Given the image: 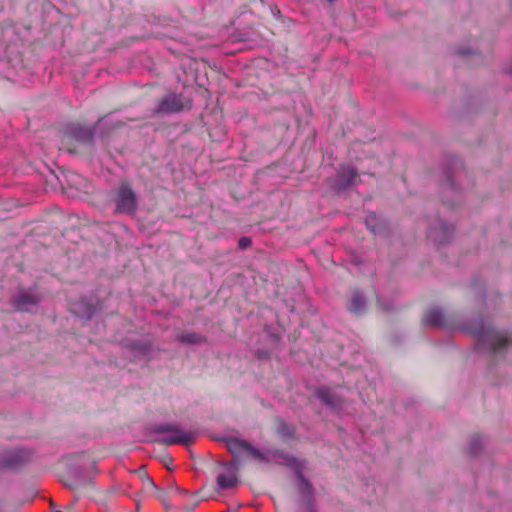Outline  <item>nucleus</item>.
<instances>
[{"label":"nucleus","instance_id":"15","mask_svg":"<svg viewBox=\"0 0 512 512\" xmlns=\"http://www.w3.org/2000/svg\"><path fill=\"white\" fill-rule=\"evenodd\" d=\"M300 482H301V486H302V490L304 493H308V494H311L312 493V487L311 485L308 483V481L303 477L302 474H299L298 476Z\"/></svg>","mask_w":512,"mask_h":512},{"label":"nucleus","instance_id":"21","mask_svg":"<svg viewBox=\"0 0 512 512\" xmlns=\"http://www.w3.org/2000/svg\"><path fill=\"white\" fill-rule=\"evenodd\" d=\"M63 512H75V510L73 508V504H70L67 507H65Z\"/></svg>","mask_w":512,"mask_h":512},{"label":"nucleus","instance_id":"25","mask_svg":"<svg viewBox=\"0 0 512 512\" xmlns=\"http://www.w3.org/2000/svg\"><path fill=\"white\" fill-rule=\"evenodd\" d=\"M509 73H511V74H512V67L509 69Z\"/></svg>","mask_w":512,"mask_h":512},{"label":"nucleus","instance_id":"20","mask_svg":"<svg viewBox=\"0 0 512 512\" xmlns=\"http://www.w3.org/2000/svg\"><path fill=\"white\" fill-rule=\"evenodd\" d=\"M375 218H376V216H375V214H373V213H372V214H370V215L366 218V224H367V226H368V227H369V228H370L374 233H375V231H376V230H375V227H374V226H371V225L369 224V222H370V220H374Z\"/></svg>","mask_w":512,"mask_h":512},{"label":"nucleus","instance_id":"19","mask_svg":"<svg viewBox=\"0 0 512 512\" xmlns=\"http://www.w3.org/2000/svg\"><path fill=\"white\" fill-rule=\"evenodd\" d=\"M199 501L198 500H195L191 505H184L182 507V509L185 511V512H192L193 509L198 505Z\"/></svg>","mask_w":512,"mask_h":512},{"label":"nucleus","instance_id":"13","mask_svg":"<svg viewBox=\"0 0 512 512\" xmlns=\"http://www.w3.org/2000/svg\"><path fill=\"white\" fill-rule=\"evenodd\" d=\"M91 478H85L84 480H74L70 483H65L66 486H69L76 492H80L81 489L92 485Z\"/></svg>","mask_w":512,"mask_h":512},{"label":"nucleus","instance_id":"10","mask_svg":"<svg viewBox=\"0 0 512 512\" xmlns=\"http://www.w3.org/2000/svg\"><path fill=\"white\" fill-rule=\"evenodd\" d=\"M39 302V297L32 292H25L20 294L15 299V307L18 310H27L28 306L36 305Z\"/></svg>","mask_w":512,"mask_h":512},{"label":"nucleus","instance_id":"1","mask_svg":"<svg viewBox=\"0 0 512 512\" xmlns=\"http://www.w3.org/2000/svg\"><path fill=\"white\" fill-rule=\"evenodd\" d=\"M223 441L233 458L229 464L223 466V471L217 476V485L221 489L232 488L238 483L237 472L243 465L244 458L251 457L260 463L269 461L263 452L245 440L229 437Z\"/></svg>","mask_w":512,"mask_h":512},{"label":"nucleus","instance_id":"4","mask_svg":"<svg viewBox=\"0 0 512 512\" xmlns=\"http://www.w3.org/2000/svg\"><path fill=\"white\" fill-rule=\"evenodd\" d=\"M114 202L119 213L133 214L137 209V197L129 183L123 182L115 193Z\"/></svg>","mask_w":512,"mask_h":512},{"label":"nucleus","instance_id":"17","mask_svg":"<svg viewBox=\"0 0 512 512\" xmlns=\"http://www.w3.org/2000/svg\"><path fill=\"white\" fill-rule=\"evenodd\" d=\"M480 443H481V439L479 436H475L472 438V447H471V450H472V453L473 454H476L478 452V448L477 446L479 445L480 446Z\"/></svg>","mask_w":512,"mask_h":512},{"label":"nucleus","instance_id":"24","mask_svg":"<svg viewBox=\"0 0 512 512\" xmlns=\"http://www.w3.org/2000/svg\"><path fill=\"white\" fill-rule=\"evenodd\" d=\"M327 1H328L329 3H333V2H334V0H327Z\"/></svg>","mask_w":512,"mask_h":512},{"label":"nucleus","instance_id":"23","mask_svg":"<svg viewBox=\"0 0 512 512\" xmlns=\"http://www.w3.org/2000/svg\"><path fill=\"white\" fill-rule=\"evenodd\" d=\"M173 489H175V491H179V492H181L183 494H187V492L185 490H179L178 487H176V486L173 487Z\"/></svg>","mask_w":512,"mask_h":512},{"label":"nucleus","instance_id":"2","mask_svg":"<svg viewBox=\"0 0 512 512\" xmlns=\"http://www.w3.org/2000/svg\"><path fill=\"white\" fill-rule=\"evenodd\" d=\"M156 433H168L171 435L164 436L160 438L158 441L166 446L182 444L189 445L194 442L196 433L192 431H184L179 425L172 423H165L157 425L154 428Z\"/></svg>","mask_w":512,"mask_h":512},{"label":"nucleus","instance_id":"6","mask_svg":"<svg viewBox=\"0 0 512 512\" xmlns=\"http://www.w3.org/2000/svg\"><path fill=\"white\" fill-rule=\"evenodd\" d=\"M359 175L357 170L351 166H341L337 172V186L344 190L348 187L355 186L358 183Z\"/></svg>","mask_w":512,"mask_h":512},{"label":"nucleus","instance_id":"5","mask_svg":"<svg viewBox=\"0 0 512 512\" xmlns=\"http://www.w3.org/2000/svg\"><path fill=\"white\" fill-rule=\"evenodd\" d=\"M191 107V101L188 100L184 103L180 95L170 94L159 101L155 112L157 114H169L180 112L183 109H191Z\"/></svg>","mask_w":512,"mask_h":512},{"label":"nucleus","instance_id":"8","mask_svg":"<svg viewBox=\"0 0 512 512\" xmlns=\"http://www.w3.org/2000/svg\"><path fill=\"white\" fill-rule=\"evenodd\" d=\"M423 322L430 326H442L445 323L444 313L438 308H430L426 311Z\"/></svg>","mask_w":512,"mask_h":512},{"label":"nucleus","instance_id":"9","mask_svg":"<svg viewBox=\"0 0 512 512\" xmlns=\"http://www.w3.org/2000/svg\"><path fill=\"white\" fill-rule=\"evenodd\" d=\"M318 398L326 405L337 408L340 405V397L329 388L320 389L317 392Z\"/></svg>","mask_w":512,"mask_h":512},{"label":"nucleus","instance_id":"12","mask_svg":"<svg viewBox=\"0 0 512 512\" xmlns=\"http://www.w3.org/2000/svg\"><path fill=\"white\" fill-rule=\"evenodd\" d=\"M179 341L187 344H199L205 342V338L197 333H185L178 337Z\"/></svg>","mask_w":512,"mask_h":512},{"label":"nucleus","instance_id":"18","mask_svg":"<svg viewBox=\"0 0 512 512\" xmlns=\"http://www.w3.org/2000/svg\"><path fill=\"white\" fill-rule=\"evenodd\" d=\"M162 463L169 469L171 470L172 468L170 467V464L172 463V457L170 455H164L162 457Z\"/></svg>","mask_w":512,"mask_h":512},{"label":"nucleus","instance_id":"7","mask_svg":"<svg viewBox=\"0 0 512 512\" xmlns=\"http://www.w3.org/2000/svg\"><path fill=\"white\" fill-rule=\"evenodd\" d=\"M68 136L85 144H89L93 140V131L84 126H73L70 128Z\"/></svg>","mask_w":512,"mask_h":512},{"label":"nucleus","instance_id":"16","mask_svg":"<svg viewBox=\"0 0 512 512\" xmlns=\"http://www.w3.org/2000/svg\"><path fill=\"white\" fill-rule=\"evenodd\" d=\"M238 245L240 249L244 250L251 245V240L248 237H242L239 239Z\"/></svg>","mask_w":512,"mask_h":512},{"label":"nucleus","instance_id":"11","mask_svg":"<svg viewBox=\"0 0 512 512\" xmlns=\"http://www.w3.org/2000/svg\"><path fill=\"white\" fill-rule=\"evenodd\" d=\"M349 310L356 314H360L365 310V301L361 294L356 293L352 296Z\"/></svg>","mask_w":512,"mask_h":512},{"label":"nucleus","instance_id":"22","mask_svg":"<svg viewBox=\"0 0 512 512\" xmlns=\"http://www.w3.org/2000/svg\"><path fill=\"white\" fill-rule=\"evenodd\" d=\"M458 54L461 55V56H466V55L469 54V51H467V50H459Z\"/></svg>","mask_w":512,"mask_h":512},{"label":"nucleus","instance_id":"14","mask_svg":"<svg viewBox=\"0 0 512 512\" xmlns=\"http://www.w3.org/2000/svg\"><path fill=\"white\" fill-rule=\"evenodd\" d=\"M142 489L147 494H151L152 492L158 491L157 486L154 483V481L146 474H144V477H143Z\"/></svg>","mask_w":512,"mask_h":512},{"label":"nucleus","instance_id":"3","mask_svg":"<svg viewBox=\"0 0 512 512\" xmlns=\"http://www.w3.org/2000/svg\"><path fill=\"white\" fill-rule=\"evenodd\" d=\"M472 334L478 339L479 342L487 344L493 354L500 352L511 341L506 333L498 332L490 327L481 324L478 328L472 330Z\"/></svg>","mask_w":512,"mask_h":512}]
</instances>
